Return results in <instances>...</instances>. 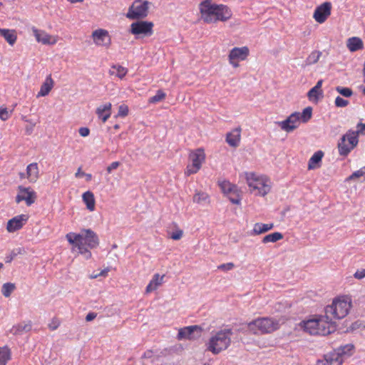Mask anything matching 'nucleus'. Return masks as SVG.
Instances as JSON below:
<instances>
[{"label":"nucleus","mask_w":365,"mask_h":365,"mask_svg":"<svg viewBox=\"0 0 365 365\" xmlns=\"http://www.w3.org/2000/svg\"><path fill=\"white\" fill-rule=\"evenodd\" d=\"M154 24L151 21H137L130 24V32L135 36H150Z\"/></svg>","instance_id":"9b49d317"},{"label":"nucleus","mask_w":365,"mask_h":365,"mask_svg":"<svg viewBox=\"0 0 365 365\" xmlns=\"http://www.w3.org/2000/svg\"><path fill=\"white\" fill-rule=\"evenodd\" d=\"M83 201L86 204L87 209L92 212L95 210L96 200L94 195L91 191L85 192L82 195Z\"/></svg>","instance_id":"7c9ffc66"},{"label":"nucleus","mask_w":365,"mask_h":365,"mask_svg":"<svg viewBox=\"0 0 365 365\" xmlns=\"http://www.w3.org/2000/svg\"><path fill=\"white\" fill-rule=\"evenodd\" d=\"M79 135L82 137H87L90 134V130L87 127H81L78 130Z\"/></svg>","instance_id":"5fc2aeb1"},{"label":"nucleus","mask_w":365,"mask_h":365,"mask_svg":"<svg viewBox=\"0 0 365 365\" xmlns=\"http://www.w3.org/2000/svg\"><path fill=\"white\" fill-rule=\"evenodd\" d=\"M332 4L330 1H325L317 6L314 14V19L319 24L324 23L331 15Z\"/></svg>","instance_id":"2eb2a0df"},{"label":"nucleus","mask_w":365,"mask_h":365,"mask_svg":"<svg viewBox=\"0 0 365 365\" xmlns=\"http://www.w3.org/2000/svg\"><path fill=\"white\" fill-rule=\"evenodd\" d=\"M29 215L21 214L14 217L7 222L6 230L9 233H12L21 230L27 222Z\"/></svg>","instance_id":"a211bd4d"},{"label":"nucleus","mask_w":365,"mask_h":365,"mask_svg":"<svg viewBox=\"0 0 365 365\" xmlns=\"http://www.w3.org/2000/svg\"><path fill=\"white\" fill-rule=\"evenodd\" d=\"M354 277L358 279H361L365 277V269L357 270L354 274Z\"/></svg>","instance_id":"6e6d98bb"},{"label":"nucleus","mask_w":365,"mask_h":365,"mask_svg":"<svg viewBox=\"0 0 365 365\" xmlns=\"http://www.w3.org/2000/svg\"><path fill=\"white\" fill-rule=\"evenodd\" d=\"M58 327V324H56L54 326H52L51 324L49 325V328L51 330H55Z\"/></svg>","instance_id":"338daca9"},{"label":"nucleus","mask_w":365,"mask_h":365,"mask_svg":"<svg viewBox=\"0 0 365 365\" xmlns=\"http://www.w3.org/2000/svg\"><path fill=\"white\" fill-rule=\"evenodd\" d=\"M183 235V231L182 230L178 229L175 232H173L170 237L174 240H179L182 238Z\"/></svg>","instance_id":"603ef678"},{"label":"nucleus","mask_w":365,"mask_h":365,"mask_svg":"<svg viewBox=\"0 0 365 365\" xmlns=\"http://www.w3.org/2000/svg\"><path fill=\"white\" fill-rule=\"evenodd\" d=\"M235 264L232 262H228L225 264H222L217 267L218 269L222 270V271H229L234 268Z\"/></svg>","instance_id":"8fccbe9b"},{"label":"nucleus","mask_w":365,"mask_h":365,"mask_svg":"<svg viewBox=\"0 0 365 365\" xmlns=\"http://www.w3.org/2000/svg\"><path fill=\"white\" fill-rule=\"evenodd\" d=\"M322 95L323 91L316 89L314 86L312 88H311L307 93L309 99L313 101H318L319 98L320 96H322Z\"/></svg>","instance_id":"4c0bfd02"},{"label":"nucleus","mask_w":365,"mask_h":365,"mask_svg":"<svg viewBox=\"0 0 365 365\" xmlns=\"http://www.w3.org/2000/svg\"><path fill=\"white\" fill-rule=\"evenodd\" d=\"M245 178L251 192L255 195L265 196L271 190L269 179L253 172L245 173Z\"/></svg>","instance_id":"20e7f679"},{"label":"nucleus","mask_w":365,"mask_h":365,"mask_svg":"<svg viewBox=\"0 0 365 365\" xmlns=\"http://www.w3.org/2000/svg\"><path fill=\"white\" fill-rule=\"evenodd\" d=\"M150 2L147 0H135L129 7L126 17L129 19H140L148 16Z\"/></svg>","instance_id":"9d476101"},{"label":"nucleus","mask_w":365,"mask_h":365,"mask_svg":"<svg viewBox=\"0 0 365 365\" xmlns=\"http://www.w3.org/2000/svg\"><path fill=\"white\" fill-rule=\"evenodd\" d=\"M166 94L161 90H158L156 94L149 99V103H155L165 98Z\"/></svg>","instance_id":"37998d69"},{"label":"nucleus","mask_w":365,"mask_h":365,"mask_svg":"<svg viewBox=\"0 0 365 365\" xmlns=\"http://www.w3.org/2000/svg\"><path fill=\"white\" fill-rule=\"evenodd\" d=\"M279 327V320L272 317H258L247 324L248 329L254 334H271Z\"/></svg>","instance_id":"39448f33"},{"label":"nucleus","mask_w":365,"mask_h":365,"mask_svg":"<svg viewBox=\"0 0 365 365\" xmlns=\"http://www.w3.org/2000/svg\"><path fill=\"white\" fill-rule=\"evenodd\" d=\"M154 352L151 349L146 350L143 356L142 359H151L153 356Z\"/></svg>","instance_id":"13d9d810"},{"label":"nucleus","mask_w":365,"mask_h":365,"mask_svg":"<svg viewBox=\"0 0 365 365\" xmlns=\"http://www.w3.org/2000/svg\"><path fill=\"white\" fill-rule=\"evenodd\" d=\"M299 326L303 330L312 335H329L336 330V324L330 319L328 314L318 318L302 322Z\"/></svg>","instance_id":"7ed1b4c3"},{"label":"nucleus","mask_w":365,"mask_h":365,"mask_svg":"<svg viewBox=\"0 0 365 365\" xmlns=\"http://www.w3.org/2000/svg\"><path fill=\"white\" fill-rule=\"evenodd\" d=\"M15 289V284L13 283H5L2 286L1 292L5 297H10L11 294Z\"/></svg>","instance_id":"a19ab883"},{"label":"nucleus","mask_w":365,"mask_h":365,"mask_svg":"<svg viewBox=\"0 0 365 365\" xmlns=\"http://www.w3.org/2000/svg\"><path fill=\"white\" fill-rule=\"evenodd\" d=\"M39 178V168L37 163H32L26 167V179L29 182L34 183Z\"/></svg>","instance_id":"5701e85b"},{"label":"nucleus","mask_w":365,"mask_h":365,"mask_svg":"<svg viewBox=\"0 0 365 365\" xmlns=\"http://www.w3.org/2000/svg\"><path fill=\"white\" fill-rule=\"evenodd\" d=\"M33 34L39 43L45 45H54L58 41V36H51L43 30H39L35 27L32 28Z\"/></svg>","instance_id":"6ab92c4d"},{"label":"nucleus","mask_w":365,"mask_h":365,"mask_svg":"<svg viewBox=\"0 0 365 365\" xmlns=\"http://www.w3.org/2000/svg\"><path fill=\"white\" fill-rule=\"evenodd\" d=\"M114 128H115V130L118 129V128H119V125H118V124L115 125H114Z\"/></svg>","instance_id":"774afa93"},{"label":"nucleus","mask_w":365,"mask_h":365,"mask_svg":"<svg viewBox=\"0 0 365 365\" xmlns=\"http://www.w3.org/2000/svg\"><path fill=\"white\" fill-rule=\"evenodd\" d=\"M97 316V314L94 313V312H90L88 313L86 317V320L87 322H91L92 320H93Z\"/></svg>","instance_id":"bf43d9fd"},{"label":"nucleus","mask_w":365,"mask_h":365,"mask_svg":"<svg viewBox=\"0 0 365 365\" xmlns=\"http://www.w3.org/2000/svg\"><path fill=\"white\" fill-rule=\"evenodd\" d=\"M112 105L110 103H106V104L98 106L96 109V114L98 117L105 123L111 115Z\"/></svg>","instance_id":"393cba45"},{"label":"nucleus","mask_w":365,"mask_h":365,"mask_svg":"<svg viewBox=\"0 0 365 365\" xmlns=\"http://www.w3.org/2000/svg\"><path fill=\"white\" fill-rule=\"evenodd\" d=\"M342 358L334 351L325 354L323 359H318L317 365H341Z\"/></svg>","instance_id":"aec40b11"},{"label":"nucleus","mask_w":365,"mask_h":365,"mask_svg":"<svg viewBox=\"0 0 365 365\" xmlns=\"http://www.w3.org/2000/svg\"><path fill=\"white\" fill-rule=\"evenodd\" d=\"M32 324L31 321L22 322L14 325L11 329V333L14 335H21L31 331Z\"/></svg>","instance_id":"b1692460"},{"label":"nucleus","mask_w":365,"mask_h":365,"mask_svg":"<svg viewBox=\"0 0 365 365\" xmlns=\"http://www.w3.org/2000/svg\"><path fill=\"white\" fill-rule=\"evenodd\" d=\"M83 175H85V173L81 171V168H79L77 172L76 173L75 176L76 178H81L83 176Z\"/></svg>","instance_id":"052dcab7"},{"label":"nucleus","mask_w":365,"mask_h":365,"mask_svg":"<svg viewBox=\"0 0 365 365\" xmlns=\"http://www.w3.org/2000/svg\"><path fill=\"white\" fill-rule=\"evenodd\" d=\"M66 238L73 247L72 250H78V253L85 259L91 258L92 254L89 249H94L99 245V239L95 232L91 229H83L81 233L69 232Z\"/></svg>","instance_id":"f257e3e1"},{"label":"nucleus","mask_w":365,"mask_h":365,"mask_svg":"<svg viewBox=\"0 0 365 365\" xmlns=\"http://www.w3.org/2000/svg\"><path fill=\"white\" fill-rule=\"evenodd\" d=\"M11 112L6 108L0 107V119L3 121L7 120L11 116Z\"/></svg>","instance_id":"de8ad7c7"},{"label":"nucleus","mask_w":365,"mask_h":365,"mask_svg":"<svg viewBox=\"0 0 365 365\" xmlns=\"http://www.w3.org/2000/svg\"><path fill=\"white\" fill-rule=\"evenodd\" d=\"M199 9L201 19L207 24L227 21L232 16V11L228 6L214 4L211 0L202 1L199 5Z\"/></svg>","instance_id":"f03ea898"},{"label":"nucleus","mask_w":365,"mask_h":365,"mask_svg":"<svg viewBox=\"0 0 365 365\" xmlns=\"http://www.w3.org/2000/svg\"><path fill=\"white\" fill-rule=\"evenodd\" d=\"M108 272H109V269L106 268V269L102 270L99 274H95V275H91V279H96V278H97L98 277H100V276L106 277L108 275Z\"/></svg>","instance_id":"4d7b16f0"},{"label":"nucleus","mask_w":365,"mask_h":365,"mask_svg":"<svg viewBox=\"0 0 365 365\" xmlns=\"http://www.w3.org/2000/svg\"><path fill=\"white\" fill-rule=\"evenodd\" d=\"M347 48L351 52L361 50L364 47L362 40L359 37H351L347 40Z\"/></svg>","instance_id":"c756f323"},{"label":"nucleus","mask_w":365,"mask_h":365,"mask_svg":"<svg viewBox=\"0 0 365 365\" xmlns=\"http://www.w3.org/2000/svg\"><path fill=\"white\" fill-rule=\"evenodd\" d=\"M36 192L31 187H26L22 185L18 187V194L16 196V203L25 201L27 206H31L36 202Z\"/></svg>","instance_id":"ddd939ff"},{"label":"nucleus","mask_w":365,"mask_h":365,"mask_svg":"<svg viewBox=\"0 0 365 365\" xmlns=\"http://www.w3.org/2000/svg\"><path fill=\"white\" fill-rule=\"evenodd\" d=\"M354 346L351 344H347L344 346H341L336 349L334 350L335 353L339 354L342 359L344 360V356H349L354 352Z\"/></svg>","instance_id":"2f4dec72"},{"label":"nucleus","mask_w":365,"mask_h":365,"mask_svg":"<svg viewBox=\"0 0 365 365\" xmlns=\"http://www.w3.org/2000/svg\"><path fill=\"white\" fill-rule=\"evenodd\" d=\"M322 83H323V80H319L317 83V84L314 86V87L316 88V89H318V90H322Z\"/></svg>","instance_id":"680f3d73"},{"label":"nucleus","mask_w":365,"mask_h":365,"mask_svg":"<svg viewBox=\"0 0 365 365\" xmlns=\"http://www.w3.org/2000/svg\"><path fill=\"white\" fill-rule=\"evenodd\" d=\"M300 113L294 112L292 113L286 120L277 122V123L282 130L290 133L297 128L300 122Z\"/></svg>","instance_id":"f3484780"},{"label":"nucleus","mask_w":365,"mask_h":365,"mask_svg":"<svg viewBox=\"0 0 365 365\" xmlns=\"http://www.w3.org/2000/svg\"><path fill=\"white\" fill-rule=\"evenodd\" d=\"M229 200L232 203L240 205L242 199V190L235 185V187L227 195Z\"/></svg>","instance_id":"72a5a7b5"},{"label":"nucleus","mask_w":365,"mask_h":365,"mask_svg":"<svg viewBox=\"0 0 365 365\" xmlns=\"http://www.w3.org/2000/svg\"><path fill=\"white\" fill-rule=\"evenodd\" d=\"M282 239H283V235L281 232H276L264 236L262 242L266 244L268 242H276Z\"/></svg>","instance_id":"f704fd0d"},{"label":"nucleus","mask_w":365,"mask_h":365,"mask_svg":"<svg viewBox=\"0 0 365 365\" xmlns=\"http://www.w3.org/2000/svg\"><path fill=\"white\" fill-rule=\"evenodd\" d=\"M0 36H2L10 46H13L17 40L16 31L14 29H0Z\"/></svg>","instance_id":"bb28decb"},{"label":"nucleus","mask_w":365,"mask_h":365,"mask_svg":"<svg viewBox=\"0 0 365 365\" xmlns=\"http://www.w3.org/2000/svg\"><path fill=\"white\" fill-rule=\"evenodd\" d=\"M364 178L365 180V166L361 169L354 172L350 176H349L346 181H350L356 179Z\"/></svg>","instance_id":"ea45409f"},{"label":"nucleus","mask_w":365,"mask_h":365,"mask_svg":"<svg viewBox=\"0 0 365 365\" xmlns=\"http://www.w3.org/2000/svg\"><path fill=\"white\" fill-rule=\"evenodd\" d=\"M11 359V351L8 346L0 347V365H6Z\"/></svg>","instance_id":"473e14b6"},{"label":"nucleus","mask_w":365,"mask_h":365,"mask_svg":"<svg viewBox=\"0 0 365 365\" xmlns=\"http://www.w3.org/2000/svg\"><path fill=\"white\" fill-rule=\"evenodd\" d=\"M54 84V81L52 78L51 75L49 74L46 76L45 81L41 86L40 90L38 92L36 97L40 98L48 96L51 91L53 89Z\"/></svg>","instance_id":"4be33fe9"},{"label":"nucleus","mask_w":365,"mask_h":365,"mask_svg":"<svg viewBox=\"0 0 365 365\" xmlns=\"http://www.w3.org/2000/svg\"><path fill=\"white\" fill-rule=\"evenodd\" d=\"M324 157V152L318 150L314 153L308 162V170H314L321 166V162Z\"/></svg>","instance_id":"cd10ccee"},{"label":"nucleus","mask_w":365,"mask_h":365,"mask_svg":"<svg viewBox=\"0 0 365 365\" xmlns=\"http://www.w3.org/2000/svg\"><path fill=\"white\" fill-rule=\"evenodd\" d=\"M67 1H69L71 4H75V3L83 2V0H67Z\"/></svg>","instance_id":"69168bd1"},{"label":"nucleus","mask_w":365,"mask_h":365,"mask_svg":"<svg viewBox=\"0 0 365 365\" xmlns=\"http://www.w3.org/2000/svg\"><path fill=\"white\" fill-rule=\"evenodd\" d=\"M273 227V223L264 224L257 222L254 225L253 229L252 230V235H259L271 230Z\"/></svg>","instance_id":"c85d7f7f"},{"label":"nucleus","mask_w":365,"mask_h":365,"mask_svg":"<svg viewBox=\"0 0 365 365\" xmlns=\"http://www.w3.org/2000/svg\"><path fill=\"white\" fill-rule=\"evenodd\" d=\"M351 307V299L349 296H339L335 298L331 304L325 309L327 314H330L334 319L344 318L349 312Z\"/></svg>","instance_id":"0eeeda50"},{"label":"nucleus","mask_w":365,"mask_h":365,"mask_svg":"<svg viewBox=\"0 0 365 365\" xmlns=\"http://www.w3.org/2000/svg\"><path fill=\"white\" fill-rule=\"evenodd\" d=\"M202 329L197 325H192L180 328L178 330L177 339L178 340H195L201 336Z\"/></svg>","instance_id":"4468645a"},{"label":"nucleus","mask_w":365,"mask_h":365,"mask_svg":"<svg viewBox=\"0 0 365 365\" xmlns=\"http://www.w3.org/2000/svg\"><path fill=\"white\" fill-rule=\"evenodd\" d=\"M19 175L21 179L26 178V173H20Z\"/></svg>","instance_id":"0e129e2a"},{"label":"nucleus","mask_w":365,"mask_h":365,"mask_svg":"<svg viewBox=\"0 0 365 365\" xmlns=\"http://www.w3.org/2000/svg\"><path fill=\"white\" fill-rule=\"evenodd\" d=\"M83 176L86 177L87 181H90L92 179V175L90 173H85Z\"/></svg>","instance_id":"e2e57ef3"},{"label":"nucleus","mask_w":365,"mask_h":365,"mask_svg":"<svg viewBox=\"0 0 365 365\" xmlns=\"http://www.w3.org/2000/svg\"><path fill=\"white\" fill-rule=\"evenodd\" d=\"M208 199V195L205 192H197L193 196V202L195 203H201Z\"/></svg>","instance_id":"c03bdc74"},{"label":"nucleus","mask_w":365,"mask_h":365,"mask_svg":"<svg viewBox=\"0 0 365 365\" xmlns=\"http://www.w3.org/2000/svg\"><path fill=\"white\" fill-rule=\"evenodd\" d=\"M312 116V107L305 108L302 113H300V122L307 123L308 122Z\"/></svg>","instance_id":"58836bf2"},{"label":"nucleus","mask_w":365,"mask_h":365,"mask_svg":"<svg viewBox=\"0 0 365 365\" xmlns=\"http://www.w3.org/2000/svg\"><path fill=\"white\" fill-rule=\"evenodd\" d=\"M165 277V274L160 275L159 274H155L153 276L152 279L150 281L146 287L145 292L146 293H150L155 290H156L158 287H160L163 283V279Z\"/></svg>","instance_id":"a878e982"},{"label":"nucleus","mask_w":365,"mask_h":365,"mask_svg":"<svg viewBox=\"0 0 365 365\" xmlns=\"http://www.w3.org/2000/svg\"><path fill=\"white\" fill-rule=\"evenodd\" d=\"M322 56V52L319 51H313L311 52V53L308 56V57L306 59V64L307 65H312L316 63H317Z\"/></svg>","instance_id":"e433bc0d"},{"label":"nucleus","mask_w":365,"mask_h":365,"mask_svg":"<svg viewBox=\"0 0 365 365\" xmlns=\"http://www.w3.org/2000/svg\"><path fill=\"white\" fill-rule=\"evenodd\" d=\"M354 133L357 136H359V134L365 135V123H359L356 125V130L354 131Z\"/></svg>","instance_id":"3c124183"},{"label":"nucleus","mask_w":365,"mask_h":365,"mask_svg":"<svg viewBox=\"0 0 365 365\" xmlns=\"http://www.w3.org/2000/svg\"><path fill=\"white\" fill-rule=\"evenodd\" d=\"M232 334L231 329H225L216 332L209 339L207 349L214 354H217L227 349L231 344Z\"/></svg>","instance_id":"423d86ee"},{"label":"nucleus","mask_w":365,"mask_h":365,"mask_svg":"<svg viewBox=\"0 0 365 365\" xmlns=\"http://www.w3.org/2000/svg\"><path fill=\"white\" fill-rule=\"evenodd\" d=\"M91 38L98 46L109 48L111 45V38L107 30L98 29L92 32Z\"/></svg>","instance_id":"dca6fc26"},{"label":"nucleus","mask_w":365,"mask_h":365,"mask_svg":"<svg viewBox=\"0 0 365 365\" xmlns=\"http://www.w3.org/2000/svg\"><path fill=\"white\" fill-rule=\"evenodd\" d=\"M205 159L206 155L203 148H199L190 150L188 155L190 163L186 166L185 175L190 176L197 173L205 163Z\"/></svg>","instance_id":"6e6552de"},{"label":"nucleus","mask_w":365,"mask_h":365,"mask_svg":"<svg viewBox=\"0 0 365 365\" xmlns=\"http://www.w3.org/2000/svg\"><path fill=\"white\" fill-rule=\"evenodd\" d=\"M120 163L118 161H115L110 163L106 168V171L108 174L111 173L113 170L117 169L120 166Z\"/></svg>","instance_id":"864d4df0"},{"label":"nucleus","mask_w":365,"mask_h":365,"mask_svg":"<svg viewBox=\"0 0 365 365\" xmlns=\"http://www.w3.org/2000/svg\"><path fill=\"white\" fill-rule=\"evenodd\" d=\"M334 103H335V106L336 107H339V108L346 107L349 104V101L347 100H345L340 96H337L335 98Z\"/></svg>","instance_id":"09e8293b"},{"label":"nucleus","mask_w":365,"mask_h":365,"mask_svg":"<svg viewBox=\"0 0 365 365\" xmlns=\"http://www.w3.org/2000/svg\"><path fill=\"white\" fill-rule=\"evenodd\" d=\"M359 143V138L354 130H349L344 134L338 143L339 155L346 157Z\"/></svg>","instance_id":"1a4fd4ad"},{"label":"nucleus","mask_w":365,"mask_h":365,"mask_svg":"<svg viewBox=\"0 0 365 365\" xmlns=\"http://www.w3.org/2000/svg\"><path fill=\"white\" fill-rule=\"evenodd\" d=\"M128 107L125 104H122L118 107V117L124 118L128 114Z\"/></svg>","instance_id":"49530a36"},{"label":"nucleus","mask_w":365,"mask_h":365,"mask_svg":"<svg viewBox=\"0 0 365 365\" xmlns=\"http://www.w3.org/2000/svg\"><path fill=\"white\" fill-rule=\"evenodd\" d=\"M219 185L224 194L226 195L232 191L236 185L230 183L229 181L224 180L219 183Z\"/></svg>","instance_id":"79ce46f5"},{"label":"nucleus","mask_w":365,"mask_h":365,"mask_svg":"<svg viewBox=\"0 0 365 365\" xmlns=\"http://www.w3.org/2000/svg\"><path fill=\"white\" fill-rule=\"evenodd\" d=\"M336 91L344 97H350L352 94V90L346 87L337 86Z\"/></svg>","instance_id":"a18cd8bd"},{"label":"nucleus","mask_w":365,"mask_h":365,"mask_svg":"<svg viewBox=\"0 0 365 365\" xmlns=\"http://www.w3.org/2000/svg\"><path fill=\"white\" fill-rule=\"evenodd\" d=\"M242 128L240 127L232 129L226 134L225 141L232 148H237L241 142Z\"/></svg>","instance_id":"412c9836"},{"label":"nucleus","mask_w":365,"mask_h":365,"mask_svg":"<svg viewBox=\"0 0 365 365\" xmlns=\"http://www.w3.org/2000/svg\"><path fill=\"white\" fill-rule=\"evenodd\" d=\"M112 70L110 71L112 75H115L119 78L122 79L128 73V69L121 66H113Z\"/></svg>","instance_id":"c9c22d12"},{"label":"nucleus","mask_w":365,"mask_h":365,"mask_svg":"<svg viewBox=\"0 0 365 365\" xmlns=\"http://www.w3.org/2000/svg\"><path fill=\"white\" fill-rule=\"evenodd\" d=\"M249 54L250 50L247 46L235 47L229 53V63L234 68H237L240 66L239 62L246 60Z\"/></svg>","instance_id":"f8f14e48"}]
</instances>
